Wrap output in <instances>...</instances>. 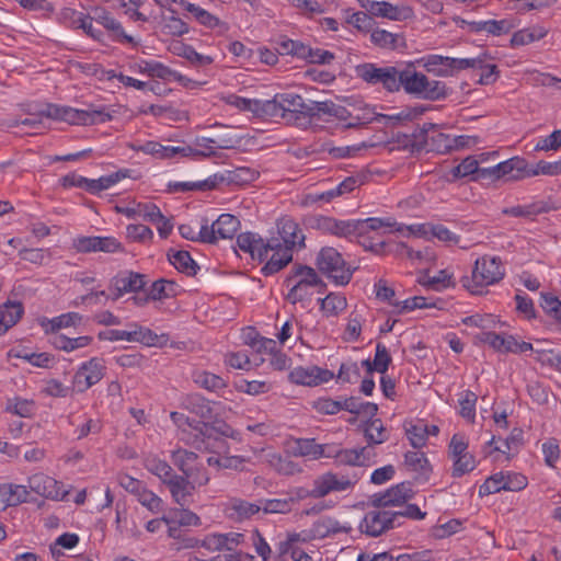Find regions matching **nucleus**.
Returning a JSON list of instances; mask_svg holds the SVG:
<instances>
[{"instance_id":"a18cd8bd","label":"nucleus","mask_w":561,"mask_h":561,"mask_svg":"<svg viewBox=\"0 0 561 561\" xmlns=\"http://www.w3.org/2000/svg\"><path fill=\"white\" fill-rule=\"evenodd\" d=\"M197 454L183 448L175 449L171 453V460L182 474H186L197 462Z\"/></svg>"},{"instance_id":"4be33fe9","label":"nucleus","mask_w":561,"mask_h":561,"mask_svg":"<svg viewBox=\"0 0 561 561\" xmlns=\"http://www.w3.org/2000/svg\"><path fill=\"white\" fill-rule=\"evenodd\" d=\"M469 32L474 34L485 33L491 36H503L511 33L516 24L513 19L506 18L501 20H479L467 22Z\"/></svg>"},{"instance_id":"de8ad7c7","label":"nucleus","mask_w":561,"mask_h":561,"mask_svg":"<svg viewBox=\"0 0 561 561\" xmlns=\"http://www.w3.org/2000/svg\"><path fill=\"white\" fill-rule=\"evenodd\" d=\"M176 284L173 280L160 278L152 283L149 289V298L152 300H163L175 296Z\"/></svg>"},{"instance_id":"c85d7f7f","label":"nucleus","mask_w":561,"mask_h":561,"mask_svg":"<svg viewBox=\"0 0 561 561\" xmlns=\"http://www.w3.org/2000/svg\"><path fill=\"white\" fill-rule=\"evenodd\" d=\"M274 253L270 260L262 267L261 272L264 276H271L283 270L293 260V251L288 248H284L280 240L278 239V247L275 249H268V252Z\"/></svg>"},{"instance_id":"ea45409f","label":"nucleus","mask_w":561,"mask_h":561,"mask_svg":"<svg viewBox=\"0 0 561 561\" xmlns=\"http://www.w3.org/2000/svg\"><path fill=\"white\" fill-rule=\"evenodd\" d=\"M363 426L367 443L379 445L388 440L389 435L380 419H369Z\"/></svg>"},{"instance_id":"0e129e2a","label":"nucleus","mask_w":561,"mask_h":561,"mask_svg":"<svg viewBox=\"0 0 561 561\" xmlns=\"http://www.w3.org/2000/svg\"><path fill=\"white\" fill-rule=\"evenodd\" d=\"M289 380L297 385L316 386L313 366L294 368L289 373Z\"/></svg>"},{"instance_id":"a19ab883","label":"nucleus","mask_w":561,"mask_h":561,"mask_svg":"<svg viewBox=\"0 0 561 561\" xmlns=\"http://www.w3.org/2000/svg\"><path fill=\"white\" fill-rule=\"evenodd\" d=\"M144 467L152 474L158 477L162 483L174 473L172 467L154 455H149L144 459Z\"/></svg>"},{"instance_id":"423d86ee","label":"nucleus","mask_w":561,"mask_h":561,"mask_svg":"<svg viewBox=\"0 0 561 561\" xmlns=\"http://www.w3.org/2000/svg\"><path fill=\"white\" fill-rule=\"evenodd\" d=\"M327 111L325 123L341 125L344 128H355L358 126L377 123L379 113L374 106L364 104L362 106H352L347 108L343 105L329 101L324 106Z\"/></svg>"},{"instance_id":"4468645a","label":"nucleus","mask_w":561,"mask_h":561,"mask_svg":"<svg viewBox=\"0 0 561 561\" xmlns=\"http://www.w3.org/2000/svg\"><path fill=\"white\" fill-rule=\"evenodd\" d=\"M237 245L242 252L249 253L253 260L263 262L267 259L268 249L278 247V239L273 237L264 241L260 234L248 231L237 237Z\"/></svg>"},{"instance_id":"2f4dec72","label":"nucleus","mask_w":561,"mask_h":561,"mask_svg":"<svg viewBox=\"0 0 561 561\" xmlns=\"http://www.w3.org/2000/svg\"><path fill=\"white\" fill-rule=\"evenodd\" d=\"M404 465L408 470L415 472L417 476L415 479L427 480L431 466L430 462L422 451H408L404 455Z\"/></svg>"},{"instance_id":"cd10ccee","label":"nucleus","mask_w":561,"mask_h":561,"mask_svg":"<svg viewBox=\"0 0 561 561\" xmlns=\"http://www.w3.org/2000/svg\"><path fill=\"white\" fill-rule=\"evenodd\" d=\"M216 180V188H218L221 184H234V185H245L251 182H254L259 176V171L249 168V167H239L233 170H226L222 173H215Z\"/></svg>"},{"instance_id":"49530a36","label":"nucleus","mask_w":561,"mask_h":561,"mask_svg":"<svg viewBox=\"0 0 561 561\" xmlns=\"http://www.w3.org/2000/svg\"><path fill=\"white\" fill-rule=\"evenodd\" d=\"M195 145L197 147H201L202 150L196 149L197 152L193 153L192 156H203V157H209L211 154H215L214 149H228L232 148L233 144L229 139H221L220 141H217L216 139L208 138V137H201L196 138Z\"/></svg>"},{"instance_id":"0eeeda50","label":"nucleus","mask_w":561,"mask_h":561,"mask_svg":"<svg viewBox=\"0 0 561 561\" xmlns=\"http://www.w3.org/2000/svg\"><path fill=\"white\" fill-rule=\"evenodd\" d=\"M42 116L50 119L66 122L71 125H94L111 119V115L103 110H78L71 106L46 104L39 111Z\"/></svg>"},{"instance_id":"39448f33","label":"nucleus","mask_w":561,"mask_h":561,"mask_svg":"<svg viewBox=\"0 0 561 561\" xmlns=\"http://www.w3.org/2000/svg\"><path fill=\"white\" fill-rule=\"evenodd\" d=\"M505 270L497 256L484 255L476 260L471 277L461 278L462 286L471 294H482L485 286L493 285L503 279Z\"/></svg>"},{"instance_id":"2eb2a0df","label":"nucleus","mask_w":561,"mask_h":561,"mask_svg":"<svg viewBox=\"0 0 561 561\" xmlns=\"http://www.w3.org/2000/svg\"><path fill=\"white\" fill-rule=\"evenodd\" d=\"M414 491L411 482H401L392 485L385 492H379L370 497V503L376 508L389 506H402L414 497Z\"/></svg>"},{"instance_id":"37998d69","label":"nucleus","mask_w":561,"mask_h":561,"mask_svg":"<svg viewBox=\"0 0 561 561\" xmlns=\"http://www.w3.org/2000/svg\"><path fill=\"white\" fill-rule=\"evenodd\" d=\"M178 55L186 59L191 66L198 69H205L215 61L214 57L197 53L191 45H182Z\"/></svg>"},{"instance_id":"9d476101","label":"nucleus","mask_w":561,"mask_h":561,"mask_svg":"<svg viewBox=\"0 0 561 561\" xmlns=\"http://www.w3.org/2000/svg\"><path fill=\"white\" fill-rule=\"evenodd\" d=\"M356 76L370 85H381L387 92H398L399 69L394 66L378 67L364 62L355 68Z\"/></svg>"},{"instance_id":"3c124183","label":"nucleus","mask_w":561,"mask_h":561,"mask_svg":"<svg viewBox=\"0 0 561 561\" xmlns=\"http://www.w3.org/2000/svg\"><path fill=\"white\" fill-rule=\"evenodd\" d=\"M294 502V497L261 500V511L266 514H286L291 511V505Z\"/></svg>"},{"instance_id":"e2e57ef3","label":"nucleus","mask_w":561,"mask_h":561,"mask_svg":"<svg viewBox=\"0 0 561 561\" xmlns=\"http://www.w3.org/2000/svg\"><path fill=\"white\" fill-rule=\"evenodd\" d=\"M82 317L77 312H69L61 314L59 317H55L48 321L49 328L46 329L47 332H57L61 328H68L77 322H80Z\"/></svg>"},{"instance_id":"b1692460","label":"nucleus","mask_w":561,"mask_h":561,"mask_svg":"<svg viewBox=\"0 0 561 561\" xmlns=\"http://www.w3.org/2000/svg\"><path fill=\"white\" fill-rule=\"evenodd\" d=\"M163 484L169 489L173 501L180 506L187 505L195 491L194 483H191L185 474L175 472Z\"/></svg>"},{"instance_id":"a211bd4d","label":"nucleus","mask_w":561,"mask_h":561,"mask_svg":"<svg viewBox=\"0 0 561 561\" xmlns=\"http://www.w3.org/2000/svg\"><path fill=\"white\" fill-rule=\"evenodd\" d=\"M105 373L103 359L93 357L83 363L73 377V383L79 392H84L96 385Z\"/></svg>"},{"instance_id":"58836bf2","label":"nucleus","mask_w":561,"mask_h":561,"mask_svg":"<svg viewBox=\"0 0 561 561\" xmlns=\"http://www.w3.org/2000/svg\"><path fill=\"white\" fill-rule=\"evenodd\" d=\"M228 103L243 112H251L259 117L265 118V100L247 99L238 95H230Z\"/></svg>"},{"instance_id":"8fccbe9b","label":"nucleus","mask_w":561,"mask_h":561,"mask_svg":"<svg viewBox=\"0 0 561 561\" xmlns=\"http://www.w3.org/2000/svg\"><path fill=\"white\" fill-rule=\"evenodd\" d=\"M450 57L440 55H431L427 57L425 68L428 72L434 73L438 77L451 76L450 64L447 61Z\"/></svg>"},{"instance_id":"ddd939ff","label":"nucleus","mask_w":561,"mask_h":561,"mask_svg":"<svg viewBox=\"0 0 561 561\" xmlns=\"http://www.w3.org/2000/svg\"><path fill=\"white\" fill-rule=\"evenodd\" d=\"M241 222L231 213H222L210 227V230L203 226L199 234L204 242L215 243L218 238L231 239L240 229Z\"/></svg>"},{"instance_id":"1a4fd4ad","label":"nucleus","mask_w":561,"mask_h":561,"mask_svg":"<svg viewBox=\"0 0 561 561\" xmlns=\"http://www.w3.org/2000/svg\"><path fill=\"white\" fill-rule=\"evenodd\" d=\"M295 278H298V280L291 286L286 295V299L293 305L310 299L312 294L309 289L317 285L318 272L311 266L297 263L293 265L290 274L286 277L285 283L289 285Z\"/></svg>"},{"instance_id":"79ce46f5","label":"nucleus","mask_w":561,"mask_h":561,"mask_svg":"<svg viewBox=\"0 0 561 561\" xmlns=\"http://www.w3.org/2000/svg\"><path fill=\"white\" fill-rule=\"evenodd\" d=\"M323 453L324 446L317 444L313 438H298L295 440V456H310L313 459H319L323 456Z\"/></svg>"},{"instance_id":"5701e85b","label":"nucleus","mask_w":561,"mask_h":561,"mask_svg":"<svg viewBox=\"0 0 561 561\" xmlns=\"http://www.w3.org/2000/svg\"><path fill=\"white\" fill-rule=\"evenodd\" d=\"M28 488L38 495L53 500L64 499L66 494L59 481L44 473L30 477Z\"/></svg>"},{"instance_id":"412c9836","label":"nucleus","mask_w":561,"mask_h":561,"mask_svg":"<svg viewBox=\"0 0 561 561\" xmlns=\"http://www.w3.org/2000/svg\"><path fill=\"white\" fill-rule=\"evenodd\" d=\"M277 232L284 248L293 251L296 247H305V234L289 216L285 215L277 221Z\"/></svg>"},{"instance_id":"c9c22d12","label":"nucleus","mask_w":561,"mask_h":561,"mask_svg":"<svg viewBox=\"0 0 561 561\" xmlns=\"http://www.w3.org/2000/svg\"><path fill=\"white\" fill-rule=\"evenodd\" d=\"M482 170L483 168H479L478 160L474 157L469 156L465 158L459 164L454 167L450 170V174L454 179H461L471 175L472 180L474 181H484L485 179L480 176Z\"/></svg>"},{"instance_id":"bf43d9fd","label":"nucleus","mask_w":561,"mask_h":561,"mask_svg":"<svg viewBox=\"0 0 561 561\" xmlns=\"http://www.w3.org/2000/svg\"><path fill=\"white\" fill-rule=\"evenodd\" d=\"M505 474L503 472L495 473L488 478L479 488V495L481 497L497 493L505 488Z\"/></svg>"},{"instance_id":"dca6fc26","label":"nucleus","mask_w":561,"mask_h":561,"mask_svg":"<svg viewBox=\"0 0 561 561\" xmlns=\"http://www.w3.org/2000/svg\"><path fill=\"white\" fill-rule=\"evenodd\" d=\"M526 170V161L519 157H513L503 162L497 163L494 167L483 168L480 173L484 181H497L503 178L508 180H516L522 178L523 172Z\"/></svg>"},{"instance_id":"473e14b6","label":"nucleus","mask_w":561,"mask_h":561,"mask_svg":"<svg viewBox=\"0 0 561 561\" xmlns=\"http://www.w3.org/2000/svg\"><path fill=\"white\" fill-rule=\"evenodd\" d=\"M262 510L261 503H250L241 499H232L229 504V517L236 520H244L251 518Z\"/></svg>"},{"instance_id":"c03bdc74","label":"nucleus","mask_w":561,"mask_h":561,"mask_svg":"<svg viewBox=\"0 0 561 561\" xmlns=\"http://www.w3.org/2000/svg\"><path fill=\"white\" fill-rule=\"evenodd\" d=\"M347 307L345 296L337 293H329L322 298V312L325 317H335Z\"/></svg>"},{"instance_id":"774afa93","label":"nucleus","mask_w":561,"mask_h":561,"mask_svg":"<svg viewBox=\"0 0 561 561\" xmlns=\"http://www.w3.org/2000/svg\"><path fill=\"white\" fill-rule=\"evenodd\" d=\"M126 236L131 241L147 242L152 239L153 232L146 225H128L126 228Z\"/></svg>"},{"instance_id":"e433bc0d","label":"nucleus","mask_w":561,"mask_h":561,"mask_svg":"<svg viewBox=\"0 0 561 561\" xmlns=\"http://www.w3.org/2000/svg\"><path fill=\"white\" fill-rule=\"evenodd\" d=\"M184 408L201 419H210L213 408L210 402L198 393L188 394L183 401Z\"/></svg>"},{"instance_id":"72a5a7b5","label":"nucleus","mask_w":561,"mask_h":561,"mask_svg":"<svg viewBox=\"0 0 561 561\" xmlns=\"http://www.w3.org/2000/svg\"><path fill=\"white\" fill-rule=\"evenodd\" d=\"M216 175H210L205 180L199 181H175L170 182L168 187L171 192H188V191H199L206 192L216 188Z\"/></svg>"},{"instance_id":"20e7f679","label":"nucleus","mask_w":561,"mask_h":561,"mask_svg":"<svg viewBox=\"0 0 561 561\" xmlns=\"http://www.w3.org/2000/svg\"><path fill=\"white\" fill-rule=\"evenodd\" d=\"M314 265L317 272L321 273L336 286L348 285L357 268L351 266L333 247L321 248L317 253Z\"/></svg>"},{"instance_id":"a878e982","label":"nucleus","mask_w":561,"mask_h":561,"mask_svg":"<svg viewBox=\"0 0 561 561\" xmlns=\"http://www.w3.org/2000/svg\"><path fill=\"white\" fill-rule=\"evenodd\" d=\"M362 7L371 15L386 18L391 21H402L410 14V9L399 8L386 1L365 0Z\"/></svg>"},{"instance_id":"f03ea898","label":"nucleus","mask_w":561,"mask_h":561,"mask_svg":"<svg viewBox=\"0 0 561 561\" xmlns=\"http://www.w3.org/2000/svg\"><path fill=\"white\" fill-rule=\"evenodd\" d=\"M304 224L307 228L319 230L340 238H346L356 233H365L369 230L393 232L398 222L392 218H367L364 220H339L322 214H309Z\"/></svg>"},{"instance_id":"7c9ffc66","label":"nucleus","mask_w":561,"mask_h":561,"mask_svg":"<svg viewBox=\"0 0 561 561\" xmlns=\"http://www.w3.org/2000/svg\"><path fill=\"white\" fill-rule=\"evenodd\" d=\"M425 108L423 106L405 107L396 114H380L377 117V123L382 124L385 127H397L404 122H409L422 115Z\"/></svg>"},{"instance_id":"bb28decb","label":"nucleus","mask_w":561,"mask_h":561,"mask_svg":"<svg viewBox=\"0 0 561 561\" xmlns=\"http://www.w3.org/2000/svg\"><path fill=\"white\" fill-rule=\"evenodd\" d=\"M152 78L161 79L165 82L174 81L188 90L198 89L206 83L205 81L191 79L157 60H154Z\"/></svg>"},{"instance_id":"6e6d98bb","label":"nucleus","mask_w":561,"mask_h":561,"mask_svg":"<svg viewBox=\"0 0 561 561\" xmlns=\"http://www.w3.org/2000/svg\"><path fill=\"white\" fill-rule=\"evenodd\" d=\"M172 15L163 18V30L172 36H182L188 33V25L182 19L175 15V11L169 9Z\"/></svg>"},{"instance_id":"f257e3e1","label":"nucleus","mask_w":561,"mask_h":561,"mask_svg":"<svg viewBox=\"0 0 561 561\" xmlns=\"http://www.w3.org/2000/svg\"><path fill=\"white\" fill-rule=\"evenodd\" d=\"M329 101L306 104L302 96L293 92L277 93L271 100H265V118L283 119L287 124L305 126L312 121L325 123L324 106Z\"/></svg>"},{"instance_id":"f704fd0d","label":"nucleus","mask_w":561,"mask_h":561,"mask_svg":"<svg viewBox=\"0 0 561 561\" xmlns=\"http://www.w3.org/2000/svg\"><path fill=\"white\" fill-rule=\"evenodd\" d=\"M168 259L178 271L185 273L188 276L196 275L197 270H199L198 265L187 251H169Z\"/></svg>"},{"instance_id":"6ab92c4d","label":"nucleus","mask_w":561,"mask_h":561,"mask_svg":"<svg viewBox=\"0 0 561 561\" xmlns=\"http://www.w3.org/2000/svg\"><path fill=\"white\" fill-rule=\"evenodd\" d=\"M353 482L347 477H339L335 473L327 472L313 481L310 497H324L331 492H341L350 489Z\"/></svg>"},{"instance_id":"393cba45","label":"nucleus","mask_w":561,"mask_h":561,"mask_svg":"<svg viewBox=\"0 0 561 561\" xmlns=\"http://www.w3.org/2000/svg\"><path fill=\"white\" fill-rule=\"evenodd\" d=\"M138 150L158 159H172L178 154L190 157L197 152L196 148L191 146H163L158 141H147Z\"/></svg>"},{"instance_id":"603ef678","label":"nucleus","mask_w":561,"mask_h":561,"mask_svg":"<svg viewBox=\"0 0 561 561\" xmlns=\"http://www.w3.org/2000/svg\"><path fill=\"white\" fill-rule=\"evenodd\" d=\"M136 497L137 501L152 514H159L163 511L162 499L151 490L147 489V486L141 489V491L136 495Z\"/></svg>"},{"instance_id":"338daca9","label":"nucleus","mask_w":561,"mask_h":561,"mask_svg":"<svg viewBox=\"0 0 561 561\" xmlns=\"http://www.w3.org/2000/svg\"><path fill=\"white\" fill-rule=\"evenodd\" d=\"M400 302L401 305H399L397 308L398 310L396 311L399 314L410 312L415 309L436 307L435 302H427V299L423 296H414L402 301L400 300Z\"/></svg>"},{"instance_id":"052dcab7","label":"nucleus","mask_w":561,"mask_h":561,"mask_svg":"<svg viewBox=\"0 0 561 561\" xmlns=\"http://www.w3.org/2000/svg\"><path fill=\"white\" fill-rule=\"evenodd\" d=\"M7 490H8L7 505L16 506L21 503L27 502V497L30 495V491L27 490V486L20 485V484H13V483H7Z\"/></svg>"},{"instance_id":"f3484780","label":"nucleus","mask_w":561,"mask_h":561,"mask_svg":"<svg viewBox=\"0 0 561 561\" xmlns=\"http://www.w3.org/2000/svg\"><path fill=\"white\" fill-rule=\"evenodd\" d=\"M394 516L396 514L390 511H369L359 525L360 531L370 537H378L397 527Z\"/></svg>"},{"instance_id":"69168bd1","label":"nucleus","mask_w":561,"mask_h":561,"mask_svg":"<svg viewBox=\"0 0 561 561\" xmlns=\"http://www.w3.org/2000/svg\"><path fill=\"white\" fill-rule=\"evenodd\" d=\"M129 327L133 329V334L136 339L133 342H139L147 346H154L158 343V335L150 329L144 328L138 323H130Z\"/></svg>"},{"instance_id":"5fc2aeb1","label":"nucleus","mask_w":561,"mask_h":561,"mask_svg":"<svg viewBox=\"0 0 561 561\" xmlns=\"http://www.w3.org/2000/svg\"><path fill=\"white\" fill-rule=\"evenodd\" d=\"M142 220L154 224L161 238L169 237L173 229V224L163 213H142Z\"/></svg>"},{"instance_id":"aec40b11","label":"nucleus","mask_w":561,"mask_h":561,"mask_svg":"<svg viewBox=\"0 0 561 561\" xmlns=\"http://www.w3.org/2000/svg\"><path fill=\"white\" fill-rule=\"evenodd\" d=\"M172 1L181 4L183 7V9L185 11H187L188 13H191L199 24H202L203 26H205L207 28L216 30L217 33L220 35L226 34L230 30V26L227 22L221 21L216 15L211 14L210 12L206 11L205 9L198 7L194 3H191L185 0H172Z\"/></svg>"},{"instance_id":"f8f14e48","label":"nucleus","mask_w":561,"mask_h":561,"mask_svg":"<svg viewBox=\"0 0 561 561\" xmlns=\"http://www.w3.org/2000/svg\"><path fill=\"white\" fill-rule=\"evenodd\" d=\"M147 276L145 274L123 270L110 279L108 288L112 290V300H117L125 294H136L145 288Z\"/></svg>"},{"instance_id":"09e8293b","label":"nucleus","mask_w":561,"mask_h":561,"mask_svg":"<svg viewBox=\"0 0 561 561\" xmlns=\"http://www.w3.org/2000/svg\"><path fill=\"white\" fill-rule=\"evenodd\" d=\"M399 35L382 28L373 30L370 42L382 49H396L398 47Z\"/></svg>"},{"instance_id":"13d9d810","label":"nucleus","mask_w":561,"mask_h":561,"mask_svg":"<svg viewBox=\"0 0 561 561\" xmlns=\"http://www.w3.org/2000/svg\"><path fill=\"white\" fill-rule=\"evenodd\" d=\"M405 435L414 448H422L427 440V425L410 424L405 426Z\"/></svg>"},{"instance_id":"6e6552de","label":"nucleus","mask_w":561,"mask_h":561,"mask_svg":"<svg viewBox=\"0 0 561 561\" xmlns=\"http://www.w3.org/2000/svg\"><path fill=\"white\" fill-rule=\"evenodd\" d=\"M127 170H119L117 172L100 176L99 179H88L76 172H70L59 179V184L64 188L77 187L92 195H99L101 192L117 184L122 179H125L127 176Z\"/></svg>"},{"instance_id":"680f3d73","label":"nucleus","mask_w":561,"mask_h":561,"mask_svg":"<svg viewBox=\"0 0 561 561\" xmlns=\"http://www.w3.org/2000/svg\"><path fill=\"white\" fill-rule=\"evenodd\" d=\"M420 284L434 289L455 286V283L453 282V275L447 270L439 271L437 275L433 277L427 276L426 278L421 279Z\"/></svg>"},{"instance_id":"9b49d317","label":"nucleus","mask_w":561,"mask_h":561,"mask_svg":"<svg viewBox=\"0 0 561 561\" xmlns=\"http://www.w3.org/2000/svg\"><path fill=\"white\" fill-rule=\"evenodd\" d=\"M194 439L190 442L195 448H208L210 439H217L218 436L230 437L240 440V433L233 430L229 424L224 421L196 422L194 425Z\"/></svg>"},{"instance_id":"4d7b16f0","label":"nucleus","mask_w":561,"mask_h":561,"mask_svg":"<svg viewBox=\"0 0 561 561\" xmlns=\"http://www.w3.org/2000/svg\"><path fill=\"white\" fill-rule=\"evenodd\" d=\"M300 59L307 60L311 64L329 65L334 59V54L325 49L313 48L305 45V51Z\"/></svg>"},{"instance_id":"864d4df0","label":"nucleus","mask_w":561,"mask_h":561,"mask_svg":"<svg viewBox=\"0 0 561 561\" xmlns=\"http://www.w3.org/2000/svg\"><path fill=\"white\" fill-rule=\"evenodd\" d=\"M194 381L202 388L209 391H217L227 386L226 381L218 375L208 371H199L194 376Z\"/></svg>"},{"instance_id":"7ed1b4c3","label":"nucleus","mask_w":561,"mask_h":561,"mask_svg":"<svg viewBox=\"0 0 561 561\" xmlns=\"http://www.w3.org/2000/svg\"><path fill=\"white\" fill-rule=\"evenodd\" d=\"M398 92L402 88L405 93L417 99L428 101L444 100L448 92L444 82L430 80L424 73L416 71L413 67L399 69Z\"/></svg>"},{"instance_id":"4c0bfd02","label":"nucleus","mask_w":561,"mask_h":561,"mask_svg":"<svg viewBox=\"0 0 561 561\" xmlns=\"http://www.w3.org/2000/svg\"><path fill=\"white\" fill-rule=\"evenodd\" d=\"M548 31L543 26L535 25L515 32L511 38L513 47L528 45L543 38Z\"/></svg>"},{"instance_id":"c756f323","label":"nucleus","mask_w":561,"mask_h":561,"mask_svg":"<svg viewBox=\"0 0 561 561\" xmlns=\"http://www.w3.org/2000/svg\"><path fill=\"white\" fill-rule=\"evenodd\" d=\"M24 312L23 305L18 301L8 300L0 306V335L12 328Z\"/></svg>"}]
</instances>
